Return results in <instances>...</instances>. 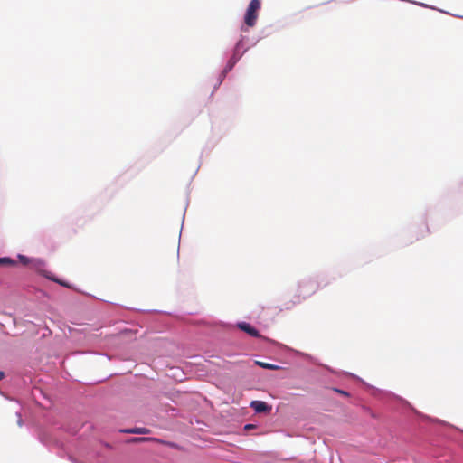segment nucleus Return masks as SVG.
<instances>
[{
    "instance_id": "1",
    "label": "nucleus",
    "mask_w": 463,
    "mask_h": 463,
    "mask_svg": "<svg viewBox=\"0 0 463 463\" xmlns=\"http://www.w3.org/2000/svg\"><path fill=\"white\" fill-rule=\"evenodd\" d=\"M261 3L260 0H251L247 8L244 22L249 27H253L258 19V13L260 10Z\"/></svg>"
},
{
    "instance_id": "2",
    "label": "nucleus",
    "mask_w": 463,
    "mask_h": 463,
    "mask_svg": "<svg viewBox=\"0 0 463 463\" xmlns=\"http://www.w3.org/2000/svg\"><path fill=\"white\" fill-rule=\"evenodd\" d=\"M250 408L253 409L257 413L269 412L271 408L262 401H252L250 402Z\"/></svg>"
},
{
    "instance_id": "3",
    "label": "nucleus",
    "mask_w": 463,
    "mask_h": 463,
    "mask_svg": "<svg viewBox=\"0 0 463 463\" xmlns=\"http://www.w3.org/2000/svg\"><path fill=\"white\" fill-rule=\"evenodd\" d=\"M238 327L253 337H260L259 331L253 326H251L249 323H239Z\"/></svg>"
},
{
    "instance_id": "4",
    "label": "nucleus",
    "mask_w": 463,
    "mask_h": 463,
    "mask_svg": "<svg viewBox=\"0 0 463 463\" xmlns=\"http://www.w3.org/2000/svg\"><path fill=\"white\" fill-rule=\"evenodd\" d=\"M122 432L131 433V434H149L151 430L147 428H132L123 430Z\"/></svg>"
},
{
    "instance_id": "5",
    "label": "nucleus",
    "mask_w": 463,
    "mask_h": 463,
    "mask_svg": "<svg viewBox=\"0 0 463 463\" xmlns=\"http://www.w3.org/2000/svg\"><path fill=\"white\" fill-rule=\"evenodd\" d=\"M256 364L264 368V369H269V370H278L279 369V366L276 365V364H269V363H264V362H260V361H257Z\"/></svg>"
},
{
    "instance_id": "6",
    "label": "nucleus",
    "mask_w": 463,
    "mask_h": 463,
    "mask_svg": "<svg viewBox=\"0 0 463 463\" xmlns=\"http://www.w3.org/2000/svg\"><path fill=\"white\" fill-rule=\"evenodd\" d=\"M147 440L157 441L158 439H155V438H132L131 439H129V442L138 443V442H144V441H147Z\"/></svg>"
},
{
    "instance_id": "7",
    "label": "nucleus",
    "mask_w": 463,
    "mask_h": 463,
    "mask_svg": "<svg viewBox=\"0 0 463 463\" xmlns=\"http://www.w3.org/2000/svg\"><path fill=\"white\" fill-rule=\"evenodd\" d=\"M15 261L10 258H0V265H14Z\"/></svg>"
},
{
    "instance_id": "8",
    "label": "nucleus",
    "mask_w": 463,
    "mask_h": 463,
    "mask_svg": "<svg viewBox=\"0 0 463 463\" xmlns=\"http://www.w3.org/2000/svg\"><path fill=\"white\" fill-rule=\"evenodd\" d=\"M239 59H240V57H237L236 53H234L233 56L229 61V69H232L233 67V65L238 61Z\"/></svg>"
},
{
    "instance_id": "9",
    "label": "nucleus",
    "mask_w": 463,
    "mask_h": 463,
    "mask_svg": "<svg viewBox=\"0 0 463 463\" xmlns=\"http://www.w3.org/2000/svg\"><path fill=\"white\" fill-rule=\"evenodd\" d=\"M310 286H311L310 289L308 290L307 294L302 298L303 299H305L307 297L313 295L317 291V285H310Z\"/></svg>"
},
{
    "instance_id": "10",
    "label": "nucleus",
    "mask_w": 463,
    "mask_h": 463,
    "mask_svg": "<svg viewBox=\"0 0 463 463\" xmlns=\"http://www.w3.org/2000/svg\"><path fill=\"white\" fill-rule=\"evenodd\" d=\"M334 391H335V392H338V393H340V394H342V395H344V396H346V397H348V396H349V393H348V392H346L345 391L339 390V389H334Z\"/></svg>"
},
{
    "instance_id": "11",
    "label": "nucleus",
    "mask_w": 463,
    "mask_h": 463,
    "mask_svg": "<svg viewBox=\"0 0 463 463\" xmlns=\"http://www.w3.org/2000/svg\"><path fill=\"white\" fill-rule=\"evenodd\" d=\"M53 280H54V281H56V282H58L60 285H62V286L68 287V285H67V284H65V283H63V282H61V281H60V280H58V279H53Z\"/></svg>"
},
{
    "instance_id": "12",
    "label": "nucleus",
    "mask_w": 463,
    "mask_h": 463,
    "mask_svg": "<svg viewBox=\"0 0 463 463\" xmlns=\"http://www.w3.org/2000/svg\"><path fill=\"white\" fill-rule=\"evenodd\" d=\"M308 286H309V284L305 283V284H303V285H301V286H300V288H301V289H304L305 288H307V287H308Z\"/></svg>"
},
{
    "instance_id": "13",
    "label": "nucleus",
    "mask_w": 463,
    "mask_h": 463,
    "mask_svg": "<svg viewBox=\"0 0 463 463\" xmlns=\"http://www.w3.org/2000/svg\"><path fill=\"white\" fill-rule=\"evenodd\" d=\"M252 428H253V425H251V424H247L245 426V429H252Z\"/></svg>"
},
{
    "instance_id": "14",
    "label": "nucleus",
    "mask_w": 463,
    "mask_h": 463,
    "mask_svg": "<svg viewBox=\"0 0 463 463\" xmlns=\"http://www.w3.org/2000/svg\"><path fill=\"white\" fill-rule=\"evenodd\" d=\"M300 301H301V299H300L299 296H298L297 297V301H295L294 304L300 303Z\"/></svg>"
},
{
    "instance_id": "15",
    "label": "nucleus",
    "mask_w": 463,
    "mask_h": 463,
    "mask_svg": "<svg viewBox=\"0 0 463 463\" xmlns=\"http://www.w3.org/2000/svg\"><path fill=\"white\" fill-rule=\"evenodd\" d=\"M4 376H5L4 372H1V371H0V380H1V379H3V378H4Z\"/></svg>"
}]
</instances>
